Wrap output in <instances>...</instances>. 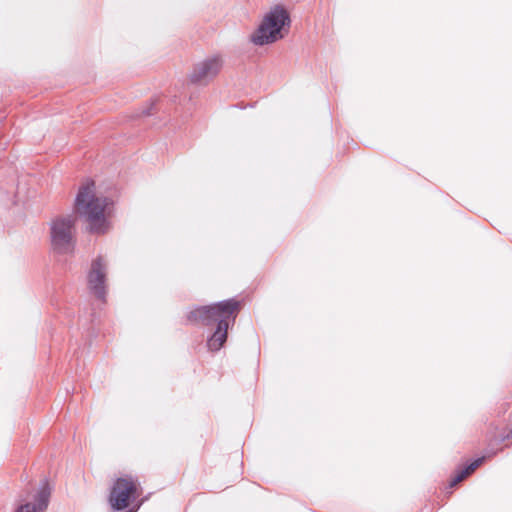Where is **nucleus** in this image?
<instances>
[{
	"mask_svg": "<svg viewBox=\"0 0 512 512\" xmlns=\"http://www.w3.org/2000/svg\"><path fill=\"white\" fill-rule=\"evenodd\" d=\"M111 207L112 201L98 189L94 181L85 180L80 185L74 209L87 222L91 232L102 234L109 229Z\"/></svg>",
	"mask_w": 512,
	"mask_h": 512,
	"instance_id": "f257e3e1",
	"label": "nucleus"
},
{
	"mask_svg": "<svg viewBox=\"0 0 512 512\" xmlns=\"http://www.w3.org/2000/svg\"><path fill=\"white\" fill-rule=\"evenodd\" d=\"M239 303L235 300H226L212 306H203L192 310L189 319L208 325L217 321L218 326L215 332L208 338L207 347L210 351L216 352L221 349L227 339L229 323L234 319Z\"/></svg>",
	"mask_w": 512,
	"mask_h": 512,
	"instance_id": "f03ea898",
	"label": "nucleus"
},
{
	"mask_svg": "<svg viewBox=\"0 0 512 512\" xmlns=\"http://www.w3.org/2000/svg\"><path fill=\"white\" fill-rule=\"evenodd\" d=\"M76 215L60 214L48 222L49 239L53 253L68 256L75 249Z\"/></svg>",
	"mask_w": 512,
	"mask_h": 512,
	"instance_id": "7ed1b4c3",
	"label": "nucleus"
},
{
	"mask_svg": "<svg viewBox=\"0 0 512 512\" xmlns=\"http://www.w3.org/2000/svg\"><path fill=\"white\" fill-rule=\"evenodd\" d=\"M291 19L282 5L273 6L258 26V45L272 44L285 38L290 30Z\"/></svg>",
	"mask_w": 512,
	"mask_h": 512,
	"instance_id": "20e7f679",
	"label": "nucleus"
},
{
	"mask_svg": "<svg viewBox=\"0 0 512 512\" xmlns=\"http://www.w3.org/2000/svg\"><path fill=\"white\" fill-rule=\"evenodd\" d=\"M138 483L131 477H121L114 483L109 503L113 510H124L138 496Z\"/></svg>",
	"mask_w": 512,
	"mask_h": 512,
	"instance_id": "39448f33",
	"label": "nucleus"
},
{
	"mask_svg": "<svg viewBox=\"0 0 512 512\" xmlns=\"http://www.w3.org/2000/svg\"><path fill=\"white\" fill-rule=\"evenodd\" d=\"M222 66L223 58L221 55H210L193 66L188 75V80L192 84L206 85L218 75Z\"/></svg>",
	"mask_w": 512,
	"mask_h": 512,
	"instance_id": "423d86ee",
	"label": "nucleus"
},
{
	"mask_svg": "<svg viewBox=\"0 0 512 512\" xmlns=\"http://www.w3.org/2000/svg\"><path fill=\"white\" fill-rule=\"evenodd\" d=\"M108 266L109 262L104 256H97L91 263L88 273V285L98 298H104L106 294Z\"/></svg>",
	"mask_w": 512,
	"mask_h": 512,
	"instance_id": "0eeeda50",
	"label": "nucleus"
},
{
	"mask_svg": "<svg viewBox=\"0 0 512 512\" xmlns=\"http://www.w3.org/2000/svg\"><path fill=\"white\" fill-rule=\"evenodd\" d=\"M50 488L47 483L30 495L15 512H43L48 506Z\"/></svg>",
	"mask_w": 512,
	"mask_h": 512,
	"instance_id": "6e6552de",
	"label": "nucleus"
},
{
	"mask_svg": "<svg viewBox=\"0 0 512 512\" xmlns=\"http://www.w3.org/2000/svg\"><path fill=\"white\" fill-rule=\"evenodd\" d=\"M484 461V458H478L475 461H473L469 466H467L465 469L458 472L451 480L450 485L456 486L458 483L463 481L466 477H468L470 474H472Z\"/></svg>",
	"mask_w": 512,
	"mask_h": 512,
	"instance_id": "1a4fd4ad",
	"label": "nucleus"
},
{
	"mask_svg": "<svg viewBox=\"0 0 512 512\" xmlns=\"http://www.w3.org/2000/svg\"><path fill=\"white\" fill-rule=\"evenodd\" d=\"M484 461V458H478L475 461H473L469 466H467L465 469L458 472L451 480L450 485L456 486L458 483L463 481L466 477H468L470 474H472Z\"/></svg>",
	"mask_w": 512,
	"mask_h": 512,
	"instance_id": "9d476101",
	"label": "nucleus"
},
{
	"mask_svg": "<svg viewBox=\"0 0 512 512\" xmlns=\"http://www.w3.org/2000/svg\"><path fill=\"white\" fill-rule=\"evenodd\" d=\"M250 40H251L252 42H256V36H255V35H251Z\"/></svg>",
	"mask_w": 512,
	"mask_h": 512,
	"instance_id": "9b49d317",
	"label": "nucleus"
}]
</instances>
